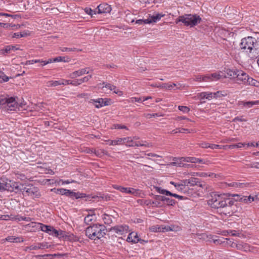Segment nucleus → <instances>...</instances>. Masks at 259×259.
<instances>
[{"label": "nucleus", "mask_w": 259, "mask_h": 259, "mask_svg": "<svg viewBox=\"0 0 259 259\" xmlns=\"http://www.w3.org/2000/svg\"><path fill=\"white\" fill-rule=\"evenodd\" d=\"M7 101V98L3 96H0V108H4Z\"/></svg>", "instance_id": "39"}, {"label": "nucleus", "mask_w": 259, "mask_h": 259, "mask_svg": "<svg viewBox=\"0 0 259 259\" xmlns=\"http://www.w3.org/2000/svg\"><path fill=\"white\" fill-rule=\"evenodd\" d=\"M70 60V58L68 57H61L59 56L57 57H56L54 58V62H68Z\"/></svg>", "instance_id": "29"}, {"label": "nucleus", "mask_w": 259, "mask_h": 259, "mask_svg": "<svg viewBox=\"0 0 259 259\" xmlns=\"http://www.w3.org/2000/svg\"><path fill=\"white\" fill-rule=\"evenodd\" d=\"M93 71L90 68L85 67L79 69L78 70L73 71L69 75V77L72 79L76 78L77 77L82 76L85 74H89L90 72Z\"/></svg>", "instance_id": "11"}, {"label": "nucleus", "mask_w": 259, "mask_h": 259, "mask_svg": "<svg viewBox=\"0 0 259 259\" xmlns=\"http://www.w3.org/2000/svg\"><path fill=\"white\" fill-rule=\"evenodd\" d=\"M205 99L210 100L214 98V93L205 92Z\"/></svg>", "instance_id": "49"}, {"label": "nucleus", "mask_w": 259, "mask_h": 259, "mask_svg": "<svg viewBox=\"0 0 259 259\" xmlns=\"http://www.w3.org/2000/svg\"><path fill=\"white\" fill-rule=\"evenodd\" d=\"M230 234L232 236H238L240 233L235 230H230Z\"/></svg>", "instance_id": "63"}, {"label": "nucleus", "mask_w": 259, "mask_h": 259, "mask_svg": "<svg viewBox=\"0 0 259 259\" xmlns=\"http://www.w3.org/2000/svg\"><path fill=\"white\" fill-rule=\"evenodd\" d=\"M61 81V85H72V80H66L64 79H60Z\"/></svg>", "instance_id": "48"}, {"label": "nucleus", "mask_w": 259, "mask_h": 259, "mask_svg": "<svg viewBox=\"0 0 259 259\" xmlns=\"http://www.w3.org/2000/svg\"><path fill=\"white\" fill-rule=\"evenodd\" d=\"M103 84H105L104 86H103L102 87V88H105L107 90H109L110 91H112V89L114 87L113 85H112L110 83H105V82H103Z\"/></svg>", "instance_id": "50"}, {"label": "nucleus", "mask_w": 259, "mask_h": 259, "mask_svg": "<svg viewBox=\"0 0 259 259\" xmlns=\"http://www.w3.org/2000/svg\"><path fill=\"white\" fill-rule=\"evenodd\" d=\"M154 188H155V190L160 194H164L166 196H170V195H171L170 192H169L166 190L162 189L161 187H155Z\"/></svg>", "instance_id": "27"}, {"label": "nucleus", "mask_w": 259, "mask_h": 259, "mask_svg": "<svg viewBox=\"0 0 259 259\" xmlns=\"http://www.w3.org/2000/svg\"><path fill=\"white\" fill-rule=\"evenodd\" d=\"M131 141V139L130 138V137H125L117 138L114 140H108V142L110 145L115 146L123 144L126 145V143H128V141Z\"/></svg>", "instance_id": "12"}, {"label": "nucleus", "mask_w": 259, "mask_h": 259, "mask_svg": "<svg viewBox=\"0 0 259 259\" xmlns=\"http://www.w3.org/2000/svg\"><path fill=\"white\" fill-rule=\"evenodd\" d=\"M221 148H222L221 145L214 144H210V148H211L212 149H221Z\"/></svg>", "instance_id": "62"}, {"label": "nucleus", "mask_w": 259, "mask_h": 259, "mask_svg": "<svg viewBox=\"0 0 259 259\" xmlns=\"http://www.w3.org/2000/svg\"><path fill=\"white\" fill-rule=\"evenodd\" d=\"M112 91L115 94H117L119 96H121L123 95V92L120 91L118 89L116 88V87L114 85L112 89Z\"/></svg>", "instance_id": "45"}, {"label": "nucleus", "mask_w": 259, "mask_h": 259, "mask_svg": "<svg viewBox=\"0 0 259 259\" xmlns=\"http://www.w3.org/2000/svg\"><path fill=\"white\" fill-rule=\"evenodd\" d=\"M9 242L19 243L24 241L23 239L21 237H16L14 236H10L3 240Z\"/></svg>", "instance_id": "23"}, {"label": "nucleus", "mask_w": 259, "mask_h": 259, "mask_svg": "<svg viewBox=\"0 0 259 259\" xmlns=\"http://www.w3.org/2000/svg\"><path fill=\"white\" fill-rule=\"evenodd\" d=\"M165 202V197L161 195H155L154 200L152 201L153 206L161 207Z\"/></svg>", "instance_id": "13"}, {"label": "nucleus", "mask_w": 259, "mask_h": 259, "mask_svg": "<svg viewBox=\"0 0 259 259\" xmlns=\"http://www.w3.org/2000/svg\"><path fill=\"white\" fill-rule=\"evenodd\" d=\"M30 35V33L28 31H24L20 33V36L21 37H26Z\"/></svg>", "instance_id": "61"}, {"label": "nucleus", "mask_w": 259, "mask_h": 259, "mask_svg": "<svg viewBox=\"0 0 259 259\" xmlns=\"http://www.w3.org/2000/svg\"><path fill=\"white\" fill-rule=\"evenodd\" d=\"M106 231V228L104 225L96 224L87 228L85 234L90 239L96 240L104 237Z\"/></svg>", "instance_id": "2"}, {"label": "nucleus", "mask_w": 259, "mask_h": 259, "mask_svg": "<svg viewBox=\"0 0 259 259\" xmlns=\"http://www.w3.org/2000/svg\"><path fill=\"white\" fill-rule=\"evenodd\" d=\"M246 145L245 143H238L236 144H233L229 146V148L231 149H233L235 148H241L243 146H244Z\"/></svg>", "instance_id": "40"}, {"label": "nucleus", "mask_w": 259, "mask_h": 259, "mask_svg": "<svg viewBox=\"0 0 259 259\" xmlns=\"http://www.w3.org/2000/svg\"><path fill=\"white\" fill-rule=\"evenodd\" d=\"M126 241L132 243H136L138 242L142 243L143 242L145 241L143 240L140 239L137 235V233L135 232H132L130 233L128 235Z\"/></svg>", "instance_id": "15"}, {"label": "nucleus", "mask_w": 259, "mask_h": 259, "mask_svg": "<svg viewBox=\"0 0 259 259\" xmlns=\"http://www.w3.org/2000/svg\"><path fill=\"white\" fill-rule=\"evenodd\" d=\"M147 20V19L137 20L136 21V24H139V25H143V24H149V23H147L146 22Z\"/></svg>", "instance_id": "55"}, {"label": "nucleus", "mask_w": 259, "mask_h": 259, "mask_svg": "<svg viewBox=\"0 0 259 259\" xmlns=\"http://www.w3.org/2000/svg\"><path fill=\"white\" fill-rule=\"evenodd\" d=\"M258 103V101L242 102V105H243L244 106L247 107L249 108L253 106L254 105H257Z\"/></svg>", "instance_id": "32"}, {"label": "nucleus", "mask_w": 259, "mask_h": 259, "mask_svg": "<svg viewBox=\"0 0 259 259\" xmlns=\"http://www.w3.org/2000/svg\"><path fill=\"white\" fill-rule=\"evenodd\" d=\"M199 236H200L199 238L203 239L204 240L208 239L209 240L210 239H211L213 241V243L215 244H229L231 242V241L230 239L228 238H224L223 237L218 238V239H214L213 238V236L210 235L209 237L208 235H207L206 234H198L197 235Z\"/></svg>", "instance_id": "9"}, {"label": "nucleus", "mask_w": 259, "mask_h": 259, "mask_svg": "<svg viewBox=\"0 0 259 259\" xmlns=\"http://www.w3.org/2000/svg\"><path fill=\"white\" fill-rule=\"evenodd\" d=\"M238 70L236 69H227V74L226 77L234 78H236L237 74L238 72Z\"/></svg>", "instance_id": "25"}, {"label": "nucleus", "mask_w": 259, "mask_h": 259, "mask_svg": "<svg viewBox=\"0 0 259 259\" xmlns=\"http://www.w3.org/2000/svg\"><path fill=\"white\" fill-rule=\"evenodd\" d=\"M98 13H108L111 11V8L110 5L106 3L101 4L97 7Z\"/></svg>", "instance_id": "17"}, {"label": "nucleus", "mask_w": 259, "mask_h": 259, "mask_svg": "<svg viewBox=\"0 0 259 259\" xmlns=\"http://www.w3.org/2000/svg\"><path fill=\"white\" fill-rule=\"evenodd\" d=\"M92 77V75H89L86 76H84L80 79H79V81L81 83V84L83 82H86L88 81Z\"/></svg>", "instance_id": "41"}, {"label": "nucleus", "mask_w": 259, "mask_h": 259, "mask_svg": "<svg viewBox=\"0 0 259 259\" xmlns=\"http://www.w3.org/2000/svg\"><path fill=\"white\" fill-rule=\"evenodd\" d=\"M165 202L169 205H173L176 203V201L174 199H170L165 197Z\"/></svg>", "instance_id": "42"}, {"label": "nucleus", "mask_w": 259, "mask_h": 259, "mask_svg": "<svg viewBox=\"0 0 259 259\" xmlns=\"http://www.w3.org/2000/svg\"><path fill=\"white\" fill-rule=\"evenodd\" d=\"M20 191L24 196H30L32 198H39L40 196L38 189L32 185H28L24 187L21 184Z\"/></svg>", "instance_id": "8"}, {"label": "nucleus", "mask_w": 259, "mask_h": 259, "mask_svg": "<svg viewBox=\"0 0 259 259\" xmlns=\"http://www.w3.org/2000/svg\"><path fill=\"white\" fill-rule=\"evenodd\" d=\"M91 213L88 214L84 219V222L87 224H89L93 220L96 218L95 214L93 213L94 210H90Z\"/></svg>", "instance_id": "24"}, {"label": "nucleus", "mask_w": 259, "mask_h": 259, "mask_svg": "<svg viewBox=\"0 0 259 259\" xmlns=\"http://www.w3.org/2000/svg\"><path fill=\"white\" fill-rule=\"evenodd\" d=\"M234 202V199L228 197L225 194H213L207 201L208 205L212 208L217 209L219 213L225 215H230L232 213V207Z\"/></svg>", "instance_id": "1"}, {"label": "nucleus", "mask_w": 259, "mask_h": 259, "mask_svg": "<svg viewBox=\"0 0 259 259\" xmlns=\"http://www.w3.org/2000/svg\"><path fill=\"white\" fill-rule=\"evenodd\" d=\"M27 248L29 250H37L40 249V247H39V243H37L35 245H30L29 247H27Z\"/></svg>", "instance_id": "53"}, {"label": "nucleus", "mask_w": 259, "mask_h": 259, "mask_svg": "<svg viewBox=\"0 0 259 259\" xmlns=\"http://www.w3.org/2000/svg\"><path fill=\"white\" fill-rule=\"evenodd\" d=\"M233 197H236V201L239 200L241 202H244L245 203H250L251 202H253L252 200V196H242L238 194H234L232 195Z\"/></svg>", "instance_id": "16"}, {"label": "nucleus", "mask_w": 259, "mask_h": 259, "mask_svg": "<svg viewBox=\"0 0 259 259\" xmlns=\"http://www.w3.org/2000/svg\"><path fill=\"white\" fill-rule=\"evenodd\" d=\"M165 16V14H162L160 13H156L152 16L149 15L146 21L147 23L149 24L152 23H156L159 21L161 18Z\"/></svg>", "instance_id": "20"}, {"label": "nucleus", "mask_w": 259, "mask_h": 259, "mask_svg": "<svg viewBox=\"0 0 259 259\" xmlns=\"http://www.w3.org/2000/svg\"><path fill=\"white\" fill-rule=\"evenodd\" d=\"M132 189V188L130 187H123L122 193H124L126 194H131Z\"/></svg>", "instance_id": "60"}, {"label": "nucleus", "mask_w": 259, "mask_h": 259, "mask_svg": "<svg viewBox=\"0 0 259 259\" xmlns=\"http://www.w3.org/2000/svg\"><path fill=\"white\" fill-rule=\"evenodd\" d=\"M227 185L229 187H241L243 188L244 187H246L249 184H245V183H238V182H232L230 183H227Z\"/></svg>", "instance_id": "26"}, {"label": "nucleus", "mask_w": 259, "mask_h": 259, "mask_svg": "<svg viewBox=\"0 0 259 259\" xmlns=\"http://www.w3.org/2000/svg\"><path fill=\"white\" fill-rule=\"evenodd\" d=\"M227 94L225 91H218L214 93V98H221L223 97H225Z\"/></svg>", "instance_id": "35"}, {"label": "nucleus", "mask_w": 259, "mask_h": 259, "mask_svg": "<svg viewBox=\"0 0 259 259\" xmlns=\"http://www.w3.org/2000/svg\"><path fill=\"white\" fill-rule=\"evenodd\" d=\"M189 181H190V185L191 186H194L195 185H198L199 186H201V184H200V182L199 181V179L195 178H191L189 179Z\"/></svg>", "instance_id": "28"}, {"label": "nucleus", "mask_w": 259, "mask_h": 259, "mask_svg": "<svg viewBox=\"0 0 259 259\" xmlns=\"http://www.w3.org/2000/svg\"><path fill=\"white\" fill-rule=\"evenodd\" d=\"M201 21V17L196 14H185L179 16L176 19V22H182L185 26L192 27L200 23Z\"/></svg>", "instance_id": "3"}, {"label": "nucleus", "mask_w": 259, "mask_h": 259, "mask_svg": "<svg viewBox=\"0 0 259 259\" xmlns=\"http://www.w3.org/2000/svg\"><path fill=\"white\" fill-rule=\"evenodd\" d=\"M61 85V81L59 80H50L47 82V86L48 87H56Z\"/></svg>", "instance_id": "30"}, {"label": "nucleus", "mask_w": 259, "mask_h": 259, "mask_svg": "<svg viewBox=\"0 0 259 259\" xmlns=\"http://www.w3.org/2000/svg\"><path fill=\"white\" fill-rule=\"evenodd\" d=\"M210 76V74L203 75L202 81H211V77Z\"/></svg>", "instance_id": "56"}, {"label": "nucleus", "mask_w": 259, "mask_h": 259, "mask_svg": "<svg viewBox=\"0 0 259 259\" xmlns=\"http://www.w3.org/2000/svg\"><path fill=\"white\" fill-rule=\"evenodd\" d=\"M39 227L42 231L45 232L50 235L53 236L58 237L59 238L64 237L65 232L61 230H57L53 227L44 225L41 223H36L35 222H32L31 226L32 227Z\"/></svg>", "instance_id": "5"}, {"label": "nucleus", "mask_w": 259, "mask_h": 259, "mask_svg": "<svg viewBox=\"0 0 259 259\" xmlns=\"http://www.w3.org/2000/svg\"><path fill=\"white\" fill-rule=\"evenodd\" d=\"M0 82H7L9 80V78L3 72L0 71Z\"/></svg>", "instance_id": "37"}, {"label": "nucleus", "mask_w": 259, "mask_h": 259, "mask_svg": "<svg viewBox=\"0 0 259 259\" xmlns=\"http://www.w3.org/2000/svg\"><path fill=\"white\" fill-rule=\"evenodd\" d=\"M131 194H132L135 196L143 197L142 195H143V193H142V191L139 189H136L132 188Z\"/></svg>", "instance_id": "31"}, {"label": "nucleus", "mask_w": 259, "mask_h": 259, "mask_svg": "<svg viewBox=\"0 0 259 259\" xmlns=\"http://www.w3.org/2000/svg\"><path fill=\"white\" fill-rule=\"evenodd\" d=\"M52 191H54L55 193L69 196L71 198H75V199L83 198L87 197L84 193L78 192H74L70 190H67L64 188L53 189Z\"/></svg>", "instance_id": "7"}, {"label": "nucleus", "mask_w": 259, "mask_h": 259, "mask_svg": "<svg viewBox=\"0 0 259 259\" xmlns=\"http://www.w3.org/2000/svg\"><path fill=\"white\" fill-rule=\"evenodd\" d=\"M84 12L87 14H89V15H90L91 16H92L94 14H96V12L95 11H94L91 8H85L84 9Z\"/></svg>", "instance_id": "47"}, {"label": "nucleus", "mask_w": 259, "mask_h": 259, "mask_svg": "<svg viewBox=\"0 0 259 259\" xmlns=\"http://www.w3.org/2000/svg\"><path fill=\"white\" fill-rule=\"evenodd\" d=\"M113 187L115 189H116L117 190H119L121 192H122L123 187L117 185H113Z\"/></svg>", "instance_id": "64"}, {"label": "nucleus", "mask_w": 259, "mask_h": 259, "mask_svg": "<svg viewBox=\"0 0 259 259\" xmlns=\"http://www.w3.org/2000/svg\"><path fill=\"white\" fill-rule=\"evenodd\" d=\"M0 27L6 28H10V27H16L18 28L19 27V25L10 23H0Z\"/></svg>", "instance_id": "36"}, {"label": "nucleus", "mask_w": 259, "mask_h": 259, "mask_svg": "<svg viewBox=\"0 0 259 259\" xmlns=\"http://www.w3.org/2000/svg\"><path fill=\"white\" fill-rule=\"evenodd\" d=\"M53 62H55L54 61V59H49L47 61H41V65L44 66L45 65H47L48 64L51 63Z\"/></svg>", "instance_id": "58"}, {"label": "nucleus", "mask_w": 259, "mask_h": 259, "mask_svg": "<svg viewBox=\"0 0 259 259\" xmlns=\"http://www.w3.org/2000/svg\"><path fill=\"white\" fill-rule=\"evenodd\" d=\"M210 76L211 77V81L218 80L222 77V75L220 74L217 73H213L210 74Z\"/></svg>", "instance_id": "38"}, {"label": "nucleus", "mask_w": 259, "mask_h": 259, "mask_svg": "<svg viewBox=\"0 0 259 259\" xmlns=\"http://www.w3.org/2000/svg\"><path fill=\"white\" fill-rule=\"evenodd\" d=\"M180 160L183 161V162L194 163L195 157H180Z\"/></svg>", "instance_id": "34"}, {"label": "nucleus", "mask_w": 259, "mask_h": 259, "mask_svg": "<svg viewBox=\"0 0 259 259\" xmlns=\"http://www.w3.org/2000/svg\"><path fill=\"white\" fill-rule=\"evenodd\" d=\"M142 144H141V142L140 141H136L135 142H134V143L133 144H126V146L127 147H135V146H136V147H139V146H141V145Z\"/></svg>", "instance_id": "57"}, {"label": "nucleus", "mask_w": 259, "mask_h": 259, "mask_svg": "<svg viewBox=\"0 0 259 259\" xmlns=\"http://www.w3.org/2000/svg\"><path fill=\"white\" fill-rule=\"evenodd\" d=\"M90 103L94 104L95 106L97 108H99L104 106L108 105L107 101H104V99L102 98H98L97 99H91Z\"/></svg>", "instance_id": "19"}, {"label": "nucleus", "mask_w": 259, "mask_h": 259, "mask_svg": "<svg viewBox=\"0 0 259 259\" xmlns=\"http://www.w3.org/2000/svg\"><path fill=\"white\" fill-rule=\"evenodd\" d=\"M176 189L181 192H185L186 188L185 186H184L182 184H179L178 186H176Z\"/></svg>", "instance_id": "43"}, {"label": "nucleus", "mask_w": 259, "mask_h": 259, "mask_svg": "<svg viewBox=\"0 0 259 259\" xmlns=\"http://www.w3.org/2000/svg\"><path fill=\"white\" fill-rule=\"evenodd\" d=\"M248 76V75L246 73L239 70L236 78H237L238 83L246 84Z\"/></svg>", "instance_id": "14"}, {"label": "nucleus", "mask_w": 259, "mask_h": 259, "mask_svg": "<svg viewBox=\"0 0 259 259\" xmlns=\"http://www.w3.org/2000/svg\"><path fill=\"white\" fill-rule=\"evenodd\" d=\"M39 247H40L39 249H44L49 248L50 245H48V243L47 242L39 243Z\"/></svg>", "instance_id": "44"}, {"label": "nucleus", "mask_w": 259, "mask_h": 259, "mask_svg": "<svg viewBox=\"0 0 259 259\" xmlns=\"http://www.w3.org/2000/svg\"><path fill=\"white\" fill-rule=\"evenodd\" d=\"M21 184L6 179H0V191L18 193L20 192Z\"/></svg>", "instance_id": "4"}, {"label": "nucleus", "mask_w": 259, "mask_h": 259, "mask_svg": "<svg viewBox=\"0 0 259 259\" xmlns=\"http://www.w3.org/2000/svg\"><path fill=\"white\" fill-rule=\"evenodd\" d=\"M176 86V84L172 83L171 84H164L162 87L165 88L168 90H171Z\"/></svg>", "instance_id": "54"}, {"label": "nucleus", "mask_w": 259, "mask_h": 259, "mask_svg": "<svg viewBox=\"0 0 259 259\" xmlns=\"http://www.w3.org/2000/svg\"><path fill=\"white\" fill-rule=\"evenodd\" d=\"M7 102L5 104V109L9 111H14L18 107V104L14 97L7 98Z\"/></svg>", "instance_id": "10"}, {"label": "nucleus", "mask_w": 259, "mask_h": 259, "mask_svg": "<svg viewBox=\"0 0 259 259\" xmlns=\"http://www.w3.org/2000/svg\"><path fill=\"white\" fill-rule=\"evenodd\" d=\"M258 83V82L256 80L248 76L246 84L257 86Z\"/></svg>", "instance_id": "33"}, {"label": "nucleus", "mask_w": 259, "mask_h": 259, "mask_svg": "<svg viewBox=\"0 0 259 259\" xmlns=\"http://www.w3.org/2000/svg\"><path fill=\"white\" fill-rule=\"evenodd\" d=\"M150 230L153 232H168L171 230L169 227H165L161 228L158 226H153L150 227Z\"/></svg>", "instance_id": "21"}, {"label": "nucleus", "mask_w": 259, "mask_h": 259, "mask_svg": "<svg viewBox=\"0 0 259 259\" xmlns=\"http://www.w3.org/2000/svg\"><path fill=\"white\" fill-rule=\"evenodd\" d=\"M256 45V39L251 36H248L241 39L240 48L241 50H243L246 52L251 53L254 49L256 50L255 48Z\"/></svg>", "instance_id": "6"}, {"label": "nucleus", "mask_w": 259, "mask_h": 259, "mask_svg": "<svg viewBox=\"0 0 259 259\" xmlns=\"http://www.w3.org/2000/svg\"><path fill=\"white\" fill-rule=\"evenodd\" d=\"M178 108L180 111L184 113H188L190 111V109L187 106H179Z\"/></svg>", "instance_id": "46"}, {"label": "nucleus", "mask_w": 259, "mask_h": 259, "mask_svg": "<svg viewBox=\"0 0 259 259\" xmlns=\"http://www.w3.org/2000/svg\"><path fill=\"white\" fill-rule=\"evenodd\" d=\"M76 49L75 48H67V47H64L61 48L60 49V50L62 52H67V51H76Z\"/></svg>", "instance_id": "52"}, {"label": "nucleus", "mask_w": 259, "mask_h": 259, "mask_svg": "<svg viewBox=\"0 0 259 259\" xmlns=\"http://www.w3.org/2000/svg\"><path fill=\"white\" fill-rule=\"evenodd\" d=\"M130 102L132 103L142 102V100L140 98L132 97L130 99Z\"/></svg>", "instance_id": "59"}, {"label": "nucleus", "mask_w": 259, "mask_h": 259, "mask_svg": "<svg viewBox=\"0 0 259 259\" xmlns=\"http://www.w3.org/2000/svg\"><path fill=\"white\" fill-rule=\"evenodd\" d=\"M173 160L174 161L169 163L168 164L169 165L176 166H179V167H187L190 165L189 164L183 163V161L180 160V157H179V158L175 157L173 159Z\"/></svg>", "instance_id": "22"}, {"label": "nucleus", "mask_w": 259, "mask_h": 259, "mask_svg": "<svg viewBox=\"0 0 259 259\" xmlns=\"http://www.w3.org/2000/svg\"><path fill=\"white\" fill-rule=\"evenodd\" d=\"M14 48L12 47V45L7 46L5 48V51L7 54H9L13 51V49Z\"/></svg>", "instance_id": "51"}, {"label": "nucleus", "mask_w": 259, "mask_h": 259, "mask_svg": "<svg viewBox=\"0 0 259 259\" xmlns=\"http://www.w3.org/2000/svg\"><path fill=\"white\" fill-rule=\"evenodd\" d=\"M128 230V227L126 225H119L114 226L112 228V230L116 233L122 235L124 233H127Z\"/></svg>", "instance_id": "18"}]
</instances>
